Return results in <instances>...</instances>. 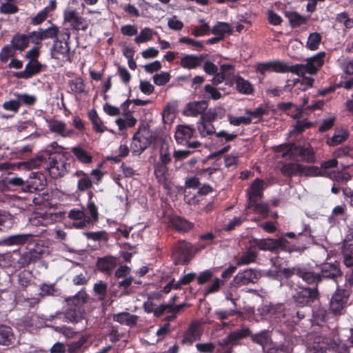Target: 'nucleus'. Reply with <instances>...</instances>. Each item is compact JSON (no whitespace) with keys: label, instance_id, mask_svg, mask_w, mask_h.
I'll return each instance as SVG.
<instances>
[{"label":"nucleus","instance_id":"obj_1","mask_svg":"<svg viewBox=\"0 0 353 353\" xmlns=\"http://www.w3.org/2000/svg\"><path fill=\"white\" fill-rule=\"evenodd\" d=\"M6 183L9 188H20L23 192L34 193L43 190L47 180L43 173L32 172L26 180L21 177L12 176L6 179Z\"/></svg>","mask_w":353,"mask_h":353},{"label":"nucleus","instance_id":"obj_2","mask_svg":"<svg viewBox=\"0 0 353 353\" xmlns=\"http://www.w3.org/2000/svg\"><path fill=\"white\" fill-rule=\"evenodd\" d=\"M155 141L156 137L150 128L145 125H141L132 138L130 149L132 155H141Z\"/></svg>","mask_w":353,"mask_h":353},{"label":"nucleus","instance_id":"obj_3","mask_svg":"<svg viewBox=\"0 0 353 353\" xmlns=\"http://www.w3.org/2000/svg\"><path fill=\"white\" fill-rule=\"evenodd\" d=\"M283 157L296 161L313 163L316 161L315 153L311 147H303L296 143L281 145Z\"/></svg>","mask_w":353,"mask_h":353},{"label":"nucleus","instance_id":"obj_4","mask_svg":"<svg viewBox=\"0 0 353 353\" xmlns=\"http://www.w3.org/2000/svg\"><path fill=\"white\" fill-rule=\"evenodd\" d=\"M86 293L81 290L77 294L65 299L70 307L66 311L65 317L68 321L77 323L83 318V311L81 310L83 305L87 301Z\"/></svg>","mask_w":353,"mask_h":353},{"label":"nucleus","instance_id":"obj_5","mask_svg":"<svg viewBox=\"0 0 353 353\" xmlns=\"http://www.w3.org/2000/svg\"><path fill=\"white\" fill-rule=\"evenodd\" d=\"M27 250L28 251L20 255L17 260V265L19 268H26L37 262L48 253V247L45 246L44 241H39L31 247H27Z\"/></svg>","mask_w":353,"mask_h":353},{"label":"nucleus","instance_id":"obj_6","mask_svg":"<svg viewBox=\"0 0 353 353\" xmlns=\"http://www.w3.org/2000/svg\"><path fill=\"white\" fill-rule=\"evenodd\" d=\"M281 172L286 177L296 175L300 176H316L320 174V170L317 166L303 165L296 163H285L281 168Z\"/></svg>","mask_w":353,"mask_h":353},{"label":"nucleus","instance_id":"obj_7","mask_svg":"<svg viewBox=\"0 0 353 353\" xmlns=\"http://www.w3.org/2000/svg\"><path fill=\"white\" fill-rule=\"evenodd\" d=\"M70 166V163L66 162L65 157L61 154L54 152L49 154L47 169L52 178L58 179L63 176L68 172Z\"/></svg>","mask_w":353,"mask_h":353},{"label":"nucleus","instance_id":"obj_8","mask_svg":"<svg viewBox=\"0 0 353 353\" xmlns=\"http://www.w3.org/2000/svg\"><path fill=\"white\" fill-rule=\"evenodd\" d=\"M283 274L286 279H290L294 275H296L297 276L301 278L309 285L315 284L317 285L321 283V277L319 273H316L314 271H312L310 269L307 270L305 268L296 267L291 270L285 268L283 270Z\"/></svg>","mask_w":353,"mask_h":353},{"label":"nucleus","instance_id":"obj_9","mask_svg":"<svg viewBox=\"0 0 353 353\" xmlns=\"http://www.w3.org/2000/svg\"><path fill=\"white\" fill-rule=\"evenodd\" d=\"M192 246L185 241H179L172 248V256L176 265H187L192 259Z\"/></svg>","mask_w":353,"mask_h":353},{"label":"nucleus","instance_id":"obj_10","mask_svg":"<svg viewBox=\"0 0 353 353\" xmlns=\"http://www.w3.org/2000/svg\"><path fill=\"white\" fill-rule=\"evenodd\" d=\"M182 306V305L172 306L170 304H163L156 307L155 305L152 302L150 299H149L143 304V307L146 312H154L157 316H159L163 314H170V315L168 316L169 319L174 318L175 314L180 311Z\"/></svg>","mask_w":353,"mask_h":353},{"label":"nucleus","instance_id":"obj_11","mask_svg":"<svg viewBox=\"0 0 353 353\" xmlns=\"http://www.w3.org/2000/svg\"><path fill=\"white\" fill-rule=\"evenodd\" d=\"M64 22L68 23L72 29L76 31H85L88 24L85 18L79 14L76 9L68 8L63 12Z\"/></svg>","mask_w":353,"mask_h":353},{"label":"nucleus","instance_id":"obj_12","mask_svg":"<svg viewBox=\"0 0 353 353\" xmlns=\"http://www.w3.org/2000/svg\"><path fill=\"white\" fill-rule=\"evenodd\" d=\"M39 241H43L37 236L32 234H18L9 236L3 239V243L6 245H23L31 247Z\"/></svg>","mask_w":353,"mask_h":353},{"label":"nucleus","instance_id":"obj_13","mask_svg":"<svg viewBox=\"0 0 353 353\" xmlns=\"http://www.w3.org/2000/svg\"><path fill=\"white\" fill-rule=\"evenodd\" d=\"M288 243V241L284 237L276 239L268 238L258 240L256 245L260 250L263 251L274 252L278 249L286 251Z\"/></svg>","mask_w":353,"mask_h":353},{"label":"nucleus","instance_id":"obj_14","mask_svg":"<svg viewBox=\"0 0 353 353\" xmlns=\"http://www.w3.org/2000/svg\"><path fill=\"white\" fill-rule=\"evenodd\" d=\"M68 218L70 221V225L76 229H90L92 228L87 215L83 210L73 208L68 212Z\"/></svg>","mask_w":353,"mask_h":353},{"label":"nucleus","instance_id":"obj_15","mask_svg":"<svg viewBox=\"0 0 353 353\" xmlns=\"http://www.w3.org/2000/svg\"><path fill=\"white\" fill-rule=\"evenodd\" d=\"M59 216L52 212H35L30 217L29 221L34 226H47L57 221Z\"/></svg>","mask_w":353,"mask_h":353},{"label":"nucleus","instance_id":"obj_16","mask_svg":"<svg viewBox=\"0 0 353 353\" xmlns=\"http://www.w3.org/2000/svg\"><path fill=\"white\" fill-rule=\"evenodd\" d=\"M349 296V291L345 288H336L330 300V309L334 314H340L344 308Z\"/></svg>","mask_w":353,"mask_h":353},{"label":"nucleus","instance_id":"obj_17","mask_svg":"<svg viewBox=\"0 0 353 353\" xmlns=\"http://www.w3.org/2000/svg\"><path fill=\"white\" fill-rule=\"evenodd\" d=\"M261 272L253 270L247 269L239 272L234 277V281L236 284L240 285H247L249 284H255L261 278Z\"/></svg>","mask_w":353,"mask_h":353},{"label":"nucleus","instance_id":"obj_18","mask_svg":"<svg viewBox=\"0 0 353 353\" xmlns=\"http://www.w3.org/2000/svg\"><path fill=\"white\" fill-rule=\"evenodd\" d=\"M68 43L59 41L58 38L53 41L52 48V57L54 59H62L70 62L72 61L70 48Z\"/></svg>","mask_w":353,"mask_h":353},{"label":"nucleus","instance_id":"obj_19","mask_svg":"<svg viewBox=\"0 0 353 353\" xmlns=\"http://www.w3.org/2000/svg\"><path fill=\"white\" fill-rule=\"evenodd\" d=\"M318 296V288H300V291L294 296V299L297 304L303 306L314 301Z\"/></svg>","mask_w":353,"mask_h":353},{"label":"nucleus","instance_id":"obj_20","mask_svg":"<svg viewBox=\"0 0 353 353\" xmlns=\"http://www.w3.org/2000/svg\"><path fill=\"white\" fill-rule=\"evenodd\" d=\"M259 312L262 317H266L270 315V318L274 319H280L282 318H287V321L291 320L288 318V314L283 311L282 305H263L258 309Z\"/></svg>","mask_w":353,"mask_h":353},{"label":"nucleus","instance_id":"obj_21","mask_svg":"<svg viewBox=\"0 0 353 353\" xmlns=\"http://www.w3.org/2000/svg\"><path fill=\"white\" fill-rule=\"evenodd\" d=\"M263 185L264 181L261 179L256 178L253 181L250 188L247 190L248 203L254 204L256 200L262 198L264 190Z\"/></svg>","mask_w":353,"mask_h":353},{"label":"nucleus","instance_id":"obj_22","mask_svg":"<svg viewBox=\"0 0 353 353\" xmlns=\"http://www.w3.org/2000/svg\"><path fill=\"white\" fill-rule=\"evenodd\" d=\"M42 69V64L38 61H29L25 67L24 70L14 73V77L17 79H28L39 74Z\"/></svg>","mask_w":353,"mask_h":353},{"label":"nucleus","instance_id":"obj_23","mask_svg":"<svg viewBox=\"0 0 353 353\" xmlns=\"http://www.w3.org/2000/svg\"><path fill=\"white\" fill-rule=\"evenodd\" d=\"M325 52H320L313 57L307 59L305 65L307 74L313 75L318 72L325 63Z\"/></svg>","mask_w":353,"mask_h":353},{"label":"nucleus","instance_id":"obj_24","mask_svg":"<svg viewBox=\"0 0 353 353\" xmlns=\"http://www.w3.org/2000/svg\"><path fill=\"white\" fill-rule=\"evenodd\" d=\"M342 274L339 264L325 263L321 268L319 273L321 282L323 280H335Z\"/></svg>","mask_w":353,"mask_h":353},{"label":"nucleus","instance_id":"obj_25","mask_svg":"<svg viewBox=\"0 0 353 353\" xmlns=\"http://www.w3.org/2000/svg\"><path fill=\"white\" fill-rule=\"evenodd\" d=\"M117 265V259L112 256L99 258L97 262L98 270L106 274H111Z\"/></svg>","mask_w":353,"mask_h":353},{"label":"nucleus","instance_id":"obj_26","mask_svg":"<svg viewBox=\"0 0 353 353\" xmlns=\"http://www.w3.org/2000/svg\"><path fill=\"white\" fill-rule=\"evenodd\" d=\"M169 225L179 232H187L194 228V223L179 216H172L169 219Z\"/></svg>","mask_w":353,"mask_h":353},{"label":"nucleus","instance_id":"obj_27","mask_svg":"<svg viewBox=\"0 0 353 353\" xmlns=\"http://www.w3.org/2000/svg\"><path fill=\"white\" fill-rule=\"evenodd\" d=\"M32 200L35 205H42L52 208L57 205L54 202L52 193H49L47 191L42 193L35 192V194L32 197Z\"/></svg>","mask_w":353,"mask_h":353},{"label":"nucleus","instance_id":"obj_28","mask_svg":"<svg viewBox=\"0 0 353 353\" xmlns=\"http://www.w3.org/2000/svg\"><path fill=\"white\" fill-rule=\"evenodd\" d=\"M206 101L189 102L186 104L184 110V114L187 116L196 117L199 114L202 115L208 108Z\"/></svg>","mask_w":353,"mask_h":353},{"label":"nucleus","instance_id":"obj_29","mask_svg":"<svg viewBox=\"0 0 353 353\" xmlns=\"http://www.w3.org/2000/svg\"><path fill=\"white\" fill-rule=\"evenodd\" d=\"M197 284L199 285H204L209 281L213 283L210 287L217 288L223 285V281L218 277H214V273L211 270H207L201 272L196 276Z\"/></svg>","mask_w":353,"mask_h":353},{"label":"nucleus","instance_id":"obj_30","mask_svg":"<svg viewBox=\"0 0 353 353\" xmlns=\"http://www.w3.org/2000/svg\"><path fill=\"white\" fill-rule=\"evenodd\" d=\"M194 133L195 129L190 125H179L177 127L174 137L178 143L183 144L186 141L190 140Z\"/></svg>","mask_w":353,"mask_h":353},{"label":"nucleus","instance_id":"obj_31","mask_svg":"<svg viewBox=\"0 0 353 353\" xmlns=\"http://www.w3.org/2000/svg\"><path fill=\"white\" fill-rule=\"evenodd\" d=\"M201 329L198 323H192L186 331L182 342L185 344L191 345L193 342L199 340L201 335Z\"/></svg>","mask_w":353,"mask_h":353},{"label":"nucleus","instance_id":"obj_32","mask_svg":"<svg viewBox=\"0 0 353 353\" xmlns=\"http://www.w3.org/2000/svg\"><path fill=\"white\" fill-rule=\"evenodd\" d=\"M88 117L92 125V130L96 133L101 134L108 130V127L104 125L95 109L90 110Z\"/></svg>","mask_w":353,"mask_h":353},{"label":"nucleus","instance_id":"obj_33","mask_svg":"<svg viewBox=\"0 0 353 353\" xmlns=\"http://www.w3.org/2000/svg\"><path fill=\"white\" fill-rule=\"evenodd\" d=\"M328 346L327 339H323L318 336L314 339L312 343L308 344L305 353H325Z\"/></svg>","mask_w":353,"mask_h":353},{"label":"nucleus","instance_id":"obj_34","mask_svg":"<svg viewBox=\"0 0 353 353\" xmlns=\"http://www.w3.org/2000/svg\"><path fill=\"white\" fill-rule=\"evenodd\" d=\"M11 46L14 50L23 52L29 46V40L27 34L17 32L12 38Z\"/></svg>","mask_w":353,"mask_h":353},{"label":"nucleus","instance_id":"obj_35","mask_svg":"<svg viewBox=\"0 0 353 353\" xmlns=\"http://www.w3.org/2000/svg\"><path fill=\"white\" fill-rule=\"evenodd\" d=\"M234 83L237 91L243 94H251L254 91V88L251 83L248 80H245L241 76H234Z\"/></svg>","mask_w":353,"mask_h":353},{"label":"nucleus","instance_id":"obj_36","mask_svg":"<svg viewBox=\"0 0 353 353\" xmlns=\"http://www.w3.org/2000/svg\"><path fill=\"white\" fill-rule=\"evenodd\" d=\"M257 257V252L253 250L252 247H250L239 259H237L236 264L237 266L249 265L255 262Z\"/></svg>","mask_w":353,"mask_h":353},{"label":"nucleus","instance_id":"obj_37","mask_svg":"<svg viewBox=\"0 0 353 353\" xmlns=\"http://www.w3.org/2000/svg\"><path fill=\"white\" fill-rule=\"evenodd\" d=\"M15 340L14 335L10 327L0 325V345H10Z\"/></svg>","mask_w":353,"mask_h":353},{"label":"nucleus","instance_id":"obj_38","mask_svg":"<svg viewBox=\"0 0 353 353\" xmlns=\"http://www.w3.org/2000/svg\"><path fill=\"white\" fill-rule=\"evenodd\" d=\"M148 268L147 266H142L135 272L134 276L130 275V276L125 278L123 280L119 282V287H128L132 282L136 284H141L142 281L139 279H136V276H143L148 272Z\"/></svg>","mask_w":353,"mask_h":353},{"label":"nucleus","instance_id":"obj_39","mask_svg":"<svg viewBox=\"0 0 353 353\" xmlns=\"http://www.w3.org/2000/svg\"><path fill=\"white\" fill-rule=\"evenodd\" d=\"M348 137L349 132L347 130H337L332 137L327 139L326 143L330 146H336L346 141Z\"/></svg>","mask_w":353,"mask_h":353},{"label":"nucleus","instance_id":"obj_40","mask_svg":"<svg viewBox=\"0 0 353 353\" xmlns=\"http://www.w3.org/2000/svg\"><path fill=\"white\" fill-rule=\"evenodd\" d=\"M72 154L77 159L83 164H89L92 162V157L84 148L81 146L73 147L71 149Z\"/></svg>","mask_w":353,"mask_h":353},{"label":"nucleus","instance_id":"obj_41","mask_svg":"<svg viewBox=\"0 0 353 353\" xmlns=\"http://www.w3.org/2000/svg\"><path fill=\"white\" fill-rule=\"evenodd\" d=\"M138 316L136 315L130 314L128 312H121L113 316V320L127 325L132 326L137 323Z\"/></svg>","mask_w":353,"mask_h":353},{"label":"nucleus","instance_id":"obj_42","mask_svg":"<svg viewBox=\"0 0 353 353\" xmlns=\"http://www.w3.org/2000/svg\"><path fill=\"white\" fill-rule=\"evenodd\" d=\"M197 130L202 137L214 134L216 132L212 123H208L201 118L197 122Z\"/></svg>","mask_w":353,"mask_h":353},{"label":"nucleus","instance_id":"obj_43","mask_svg":"<svg viewBox=\"0 0 353 353\" xmlns=\"http://www.w3.org/2000/svg\"><path fill=\"white\" fill-rule=\"evenodd\" d=\"M202 59L193 54H188L181 58L180 65L183 68L194 69L200 65Z\"/></svg>","mask_w":353,"mask_h":353},{"label":"nucleus","instance_id":"obj_44","mask_svg":"<svg viewBox=\"0 0 353 353\" xmlns=\"http://www.w3.org/2000/svg\"><path fill=\"white\" fill-rule=\"evenodd\" d=\"M345 205H337L332 211V214L328 216L327 221L331 225L339 223L345 213Z\"/></svg>","mask_w":353,"mask_h":353},{"label":"nucleus","instance_id":"obj_45","mask_svg":"<svg viewBox=\"0 0 353 353\" xmlns=\"http://www.w3.org/2000/svg\"><path fill=\"white\" fill-rule=\"evenodd\" d=\"M289 19L290 26L292 28L300 27L307 23L309 17L301 16L296 12H289L286 15Z\"/></svg>","mask_w":353,"mask_h":353},{"label":"nucleus","instance_id":"obj_46","mask_svg":"<svg viewBox=\"0 0 353 353\" xmlns=\"http://www.w3.org/2000/svg\"><path fill=\"white\" fill-rule=\"evenodd\" d=\"M236 137V134L228 133L227 131L222 130L215 133L213 141L216 144L224 145L225 143L234 140Z\"/></svg>","mask_w":353,"mask_h":353},{"label":"nucleus","instance_id":"obj_47","mask_svg":"<svg viewBox=\"0 0 353 353\" xmlns=\"http://www.w3.org/2000/svg\"><path fill=\"white\" fill-rule=\"evenodd\" d=\"M327 319V311L321 306H316L312 310V322L321 325Z\"/></svg>","mask_w":353,"mask_h":353},{"label":"nucleus","instance_id":"obj_48","mask_svg":"<svg viewBox=\"0 0 353 353\" xmlns=\"http://www.w3.org/2000/svg\"><path fill=\"white\" fill-rule=\"evenodd\" d=\"M223 115V112L221 108H210L204 112L200 118L208 123H212L218 119H221Z\"/></svg>","mask_w":353,"mask_h":353},{"label":"nucleus","instance_id":"obj_49","mask_svg":"<svg viewBox=\"0 0 353 353\" xmlns=\"http://www.w3.org/2000/svg\"><path fill=\"white\" fill-rule=\"evenodd\" d=\"M154 175L157 181L161 184H166L167 173L168 168L167 165L156 163L154 165Z\"/></svg>","mask_w":353,"mask_h":353},{"label":"nucleus","instance_id":"obj_50","mask_svg":"<svg viewBox=\"0 0 353 353\" xmlns=\"http://www.w3.org/2000/svg\"><path fill=\"white\" fill-rule=\"evenodd\" d=\"M42 39L46 40L48 39H57L58 38V35L59 34V28L54 24L48 28H39Z\"/></svg>","mask_w":353,"mask_h":353},{"label":"nucleus","instance_id":"obj_51","mask_svg":"<svg viewBox=\"0 0 353 353\" xmlns=\"http://www.w3.org/2000/svg\"><path fill=\"white\" fill-rule=\"evenodd\" d=\"M87 212L89 216L87 215V219L92 228L96 222L99 221V212L98 208L94 201H90L87 203Z\"/></svg>","mask_w":353,"mask_h":353},{"label":"nucleus","instance_id":"obj_52","mask_svg":"<svg viewBox=\"0 0 353 353\" xmlns=\"http://www.w3.org/2000/svg\"><path fill=\"white\" fill-rule=\"evenodd\" d=\"M196 278V274L194 272L188 273L181 278L175 283L174 279L170 281L164 287H181L182 285H188Z\"/></svg>","mask_w":353,"mask_h":353},{"label":"nucleus","instance_id":"obj_53","mask_svg":"<svg viewBox=\"0 0 353 353\" xmlns=\"http://www.w3.org/2000/svg\"><path fill=\"white\" fill-rule=\"evenodd\" d=\"M211 32L218 37H221V39H223L226 33H231V29L228 23L219 21L213 27Z\"/></svg>","mask_w":353,"mask_h":353},{"label":"nucleus","instance_id":"obj_54","mask_svg":"<svg viewBox=\"0 0 353 353\" xmlns=\"http://www.w3.org/2000/svg\"><path fill=\"white\" fill-rule=\"evenodd\" d=\"M336 21L344 26V31L353 28V19L350 18L349 14L345 11L336 14Z\"/></svg>","mask_w":353,"mask_h":353},{"label":"nucleus","instance_id":"obj_55","mask_svg":"<svg viewBox=\"0 0 353 353\" xmlns=\"http://www.w3.org/2000/svg\"><path fill=\"white\" fill-rule=\"evenodd\" d=\"M12 225V219L10 214L0 210V232H5L10 229Z\"/></svg>","mask_w":353,"mask_h":353},{"label":"nucleus","instance_id":"obj_56","mask_svg":"<svg viewBox=\"0 0 353 353\" xmlns=\"http://www.w3.org/2000/svg\"><path fill=\"white\" fill-rule=\"evenodd\" d=\"M89 336L83 335L77 341L68 344V352L69 353H77L80 351L81 348L88 341Z\"/></svg>","mask_w":353,"mask_h":353},{"label":"nucleus","instance_id":"obj_57","mask_svg":"<svg viewBox=\"0 0 353 353\" xmlns=\"http://www.w3.org/2000/svg\"><path fill=\"white\" fill-rule=\"evenodd\" d=\"M83 234L88 239L94 241H107L109 239L107 232L104 230L98 232H85Z\"/></svg>","mask_w":353,"mask_h":353},{"label":"nucleus","instance_id":"obj_58","mask_svg":"<svg viewBox=\"0 0 353 353\" xmlns=\"http://www.w3.org/2000/svg\"><path fill=\"white\" fill-rule=\"evenodd\" d=\"M48 128L52 132L64 136L66 125L61 121L52 120L48 123Z\"/></svg>","mask_w":353,"mask_h":353},{"label":"nucleus","instance_id":"obj_59","mask_svg":"<svg viewBox=\"0 0 353 353\" xmlns=\"http://www.w3.org/2000/svg\"><path fill=\"white\" fill-rule=\"evenodd\" d=\"M321 41V36L318 32L311 33L307 39L306 46L311 50H316Z\"/></svg>","mask_w":353,"mask_h":353},{"label":"nucleus","instance_id":"obj_60","mask_svg":"<svg viewBox=\"0 0 353 353\" xmlns=\"http://www.w3.org/2000/svg\"><path fill=\"white\" fill-rule=\"evenodd\" d=\"M115 122L118 125L119 130L122 131L125 130L127 128L134 127L136 125L137 121L133 116L130 115V117L125 119L119 118L116 120Z\"/></svg>","mask_w":353,"mask_h":353},{"label":"nucleus","instance_id":"obj_61","mask_svg":"<svg viewBox=\"0 0 353 353\" xmlns=\"http://www.w3.org/2000/svg\"><path fill=\"white\" fill-rule=\"evenodd\" d=\"M153 33V30L151 28H145L141 30L139 36L134 38V41L137 43H141L150 41L152 39Z\"/></svg>","mask_w":353,"mask_h":353},{"label":"nucleus","instance_id":"obj_62","mask_svg":"<svg viewBox=\"0 0 353 353\" xmlns=\"http://www.w3.org/2000/svg\"><path fill=\"white\" fill-rule=\"evenodd\" d=\"M14 95L18 99L19 101H20V105L23 103L26 105L32 106L34 105L37 101V99L34 96L26 93L21 94L15 92Z\"/></svg>","mask_w":353,"mask_h":353},{"label":"nucleus","instance_id":"obj_63","mask_svg":"<svg viewBox=\"0 0 353 353\" xmlns=\"http://www.w3.org/2000/svg\"><path fill=\"white\" fill-rule=\"evenodd\" d=\"M250 330L249 328H242L230 333L228 336V339L230 342H235L238 340L246 337L247 336L250 335Z\"/></svg>","mask_w":353,"mask_h":353},{"label":"nucleus","instance_id":"obj_64","mask_svg":"<svg viewBox=\"0 0 353 353\" xmlns=\"http://www.w3.org/2000/svg\"><path fill=\"white\" fill-rule=\"evenodd\" d=\"M252 339L254 342L264 347L266 344H268L269 343L270 335H269L268 332L262 331L258 334L252 335Z\"/></svg>","mask_w":353,"mask_h":353}]
</instances>
